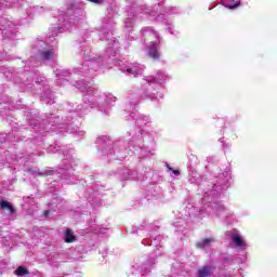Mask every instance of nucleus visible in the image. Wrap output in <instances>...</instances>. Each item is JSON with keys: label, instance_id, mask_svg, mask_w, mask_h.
Instances as JSON below:
<instances>
[{"label": "nucleus", "instance_id": "33", "mask_svg": "<svg viewBox=\"0 0 277 277\" xmlns=\"http://www.w3.org/2000/svg\"><path fill=\"white\" fill-rule=\"evenodd\" d=\"M55 205H57V197H55V198L53 199V201L50 203V207H53V206H55Z\"/></svg>", "mask_w": 277, "mask_h": 277}, {"label": "nucleus", "instance_id": "22", "mask_svg": "<svg viewBox=\"0 0 277 277\" xmlns=\"http://www.w3.org/2000/svg\"><path fill=\"white\" fill-rule=\"evenodd\" d=\"M0 208L3 210V211H8L10 215L14 214V207H12V205H10V202L8 201H0Z\"/></svg>", "mask_w": 277, "mask_h": 277}, {"label": "nucleus", "instance_id": "13", "mask_svg": "<svg viewBox=\"0 0 277 277\" xmlns=\"http://www.w3.org/2000/svg\"><path fill=\"white\" fill-rule=\"evenodd\" d=\"M41 101L47 105H53L55 103V95L49 87H44V91L41 93Z\"/></svg>", "mask_w": 277, "mask_h": 277}, {"label": "nucleus", "instance_id": "8", "mask_svg": "<svg viewBox=\"0 0 277 277\" xmlns=\"http://www.w3.org/2000/svg\"><path fill=\"white\" fill-rule=\"evenodd\" d=\"M157 241H161V236H156L154 239V242H148L147 239H144L142 241L143 246H156V250L154 255H143L136 260H134L133 264L131 265V272L134 275L138 276H150V273L155 268V265L157 264V256H161L163 254V247L157 245Z\"/></svg>", "mask_w": 277, "mask_h": 277}, {"label": "nucleus", "instance_id": "9", "mask_svg": "<svg viewBox=\"0 0 277 277\" xmlns=\"http://www.w3.org/2000/svg\"><path fill=\"white\" fill-rule=\"evenodd\" d=\"M114 29H116V19L114 18V12L107 11V14L101 18L98 27V36L102 42H108L104 55H116L120 50V42L114 38Z\"/></svg>", "mask_w": 277, "mask_h": 277}, {"label": "nucleus", "instance_id": "3", "mask_svg": "<svg viewBox=\"0 0 277 277\" xmlns=\"http://www.w3.org/2000/svg\"><path fill=\"white\" fill-rule=\"evenodd\" d=\"M124 107L126 120H135L138 131L130 130L115 142H111L107 136H101L97 138L96 144L102 155H106L108 159H119L122 161L131 153L138 155L142 159V157L150 155L153 153V146H155V141L149 135H144V129H148L153 124V119L148 115H137L135 113L137 105L131 107L128 103V97H126Z\"/></svg>", "mask_w": 277, "mask_h": 277}, {"label": "nucleus", "instance_id": "29", "mask_svg": "<svg viewBox=\"0 0 277 277\" xmlns=\"http://www.w3.org/2000/svg\"><path fill=\"white\" fill-rule=\"evenodd\" d=\"M24 202H25L24 207H25V209H27V205H34V202H35L34 197L32 196L25 197Z\"/></svg>", "mask_w": 277, "mask_h": 277}, {"label": "nucleus", "instance_id": "6", "mask_svg": "<svg viewBox=\"0 0 277 277\" xmlns=\"http://www.w3.org/2000/svg\"><path fill=\"white\" fill-rule=\"evenodd\" d=\"M144 79L147 82L146 84L128 92V105L130 108L140 105L142 100L151 101V103L163 100V92L160 90L168 81V75L159 70L156 76H146Z\"/></svg>", "mask_w": 277, "mask_h": 277}, {"label": "nucleus", "instance_id": "1", "mask_svg": "<svg viewBox=\"0 0 277 277\" xmlns=\"http://www.w3.org/2000/svg\"><path fill=\"white\" fill-rule=\"evenodd\" d=\"M116 54L109 53L106 55H98L92 52V48H90V43L83 42L80 44L79 55L82 57L83 63L81 67H76L70 72L68 69L58 68L54 71L56 77V81H75V88L81 90V92H85V95L82 98V104L78 105L75 110L68 113L67 117L62 122L60 117L50 115L45 118L44 128L45 131H56L57 133H75L78 137H83L85 135V131L79 128V120L75 118L78 115V118H83V116L90 114V109H96L104 116H109L111 114V107L116 104V96L111 93H98V89L92 81L88 79H92L102 70V68L108 67L109 64H115L118 66L121 72H126V75H132L133 77H140L144 75V70L146 67L138 63H129L127 61L118 60L116 61Z\"/></svg>", "mask_w": 277, "mask_h": 277}, {"label": "nucleus", "instance_id": "12", "mask_svg": "<svg viewBox=\"0 0 277 277\" xmlns=\"http://www.w3.org/2000/svg\"><path fill=\"white\" fill-rule=\"evenodd\" d=\"M226 237L228 239H232V242L236 248L239 250H248V242L243 239V236H241V233L237 229H229L225 233Z\"/></svg>", "mask_w": 277, "mask_h": 277}, {"label": "nucleus", "instance_id": "18", "mask_svg": "<svg viewBox=\"0 0 277 277\" xmlns=\"http://www.w3.org/2000/svg\"><path fill=\"white\" fill-rule=\"evenodd\" d=\"M222 5L224 8H228V10H235V8H239V0H221Z\"/></svg>", "mask_w": 277, "mask_h": 277}, {"label": "nucleus", "instance_id": "27", "mask_svg": "<svg viewBox=\"0 0 277 277\" xmlns=\"http://www.w3.org/2000/svg\"><path fill=\"white\" fill-rule=\"evenodd\" d=\"M166 168L168 169V172H172L174 176L181 175V171L173 169L168 162H166Z\"/></svg>", "mask_w": 277, "mask_h": 277}, {"label": "nucleus", "instance_id": "5", "mask_svg": "<svg viewBox=\"0 0 277 277\" xmlns=\"http://www.w3.org/2000/svg\"><path fill=\"white\" fill-rule=\"evenodd\" d=\"M179 14V9L174 6H163V2H158L153 6L144 4L143 0H136L132 2V5L128 8V18H126V29H131L135 24V21H157L167 26V31L171 36H179V30L174 29L171 16Z\"/></svg>", "mask_w": 277, "mask_h": 277}, {"label": "nucleus", "instance_id": "39", "mask_svg": "<svg viewBox=\"0 0 277 277\" xmlns=\"http://www.w3.org/2000/svg\"><path fill=\"white\" fill-rule=\"evenodd\" d=\"M51 213V210L45 211V216L49 217V214Z\"/></svg>", "mask_w": 277, "mask_h": 277}, {"label": "nucleus", "instance_id": "34", "mask_svg": "<svg viewBox=\"0 0 277 277\" xmlns=\"http://www.w3.org/2000/svg\"><path fill=\"white\" fill-rule=\"evenodd\" d=\"M8 265L6 262L2 261L0 262V269H3V267H5Z\"/></svg>", "mask_w": 277, "mask_h": 277}, {"label": "nucleus", "instance_id": "7", "mask_svg": "<svg viewBox=\"0 0 277 277\" xmlns=\"http://www.w3.org/2000/svg\"><path fill=\"white\" fill-rule=\"evenodd\" d=\"M11 5H19V8L26 12L28 19L24 23H29L36 16L38 6H31V4L25 0H0V31H2V39L14 42L17 36L16 25L2 16L5 8H11Z\"/></svg>", "mask_w": 277, "mask_h": 277}, {"label": "nucleus", "instance_id": "38", "mask_svg": "<svg viewBox=\"0 0 277 277\" xmlns=\"http://www.w3.org/2000/svg\"><path fill=\"white\" fill-rule=\"evenodd\" d=\"M238 263H246V258L240 259Z\"/></svg>", "mask_w": 277, "mask_h": 277}, {"label": "nucleus", "instance_id": "2", "mask_svg": "<svg viewBox=\"0 0 277 277\" xmlns=\"http://www.w3.org/2000/svg\"><path fill=\"white\" fill-rule=\"evenodd\" d=\"M85 8V3L83 0H75L69 9H67L66 15H60L58 17V26L54 27L50 30L45 41L42 39H36L32 43V53L36 56H31L25 66L26 70V81L21 84V90L29 91L34 90V79L36 85H40L44 83V76H39L36 69L40 64H44L45 66H53L55 64V57L57 52V34H62L64 31H72L75 27H77L78 23L83 21L85 13L83 9Z\"/></svg>", "mask_w": 277, "mask_h": 277}, {"label": "nucleus", "instance_id": "10", "mask_svg": "<svg viewBox=\"0 0 277 277\" xmlns=\"http://www.w3.org/2000/svg\"><path fill=\"white\" fill-rule=\"evenodd\" d=\"M141 34V40L143 44L147 47L148 55L151 57V60H159L161 57L159 49H161V41L163 40L161 35L153 29V27L143 28Z\"/></svg>", "mask_w": 277, "mask_h": 277}, {"label": "nucleus", "instance_id": "32", "mask_svg": "<svg viewBox=\"0 0 277 277\" xmlns=\"http://www.w3.org/2000/svg\"><path fill=\"white\" fill-rule=\"evenodd\" d=\"M38 174H39V176H44V173H42V172H36V171H32V176H38Z\"/></svg>", "mask_w": 277, "mask_h": 277}, {"label": "nucleus", "instance_id": "21", "mask_svg": "<svg viewBox=\"0 0 277 277\" xmlns=\"http://www.w3.org/2000/svg\"><path fill=\"white\" fill-rule=\"evenodd\" d=\"M173 226L175 227L176 230H183L185 226H187V217H180L177 219L174 223Z\"/></svg>", "mask_w": 277, "mask_h": 277}, {"label": "nucleus", "instance_id": "41", "mask_svg": "<svg viewBox=\"0 0 277 277\" xmlns=\"http://www.w3.org/2000/svg\"><path fill=\"white\" fill-rule=\"evenodd\" d=\"M30 127H36V124L35 123H30Z\"/></svg>", "mask_w": 277, "mask_h": 277}, {"label": "nucleus", "instance_id": "14", "mask_svg": "<svg viewBox=\"0 0 277 277\" xmlns=\"http://www.w3.org/2000/svg\"><path fill=\"white\" fill-rule=\"evenodd\" d=\"M0 243L10 247L15 246L16 240H14V236L10 235V233L0 230Z\"/></svg>", "mask_w": 277, "mask_h": 277}, {"label": "nucleus", "instance_id": "26", "mask_svg": "<svg viewBox=\"0 0 277 277\" xmlns=\"http://www.w3.org/2000/svg\"><path fill=\"white\" fill-rule=\"evenodd\" d=\"M6 161H8V163H14L16 161L23 162V158L22 157L18 158V156H11V157L8 156Z\"/></svg>", "mask_w": 277, "mask_h": 277}, {"label": "nucleus", "instance_id": "15", "mask_svg": "<svg viewBox=\"0 0 277 277\" xmlns=\"http://www.w3.org/2000/svg\"><path fill=\"white\" fill-rule=\"evenodd\" d=\"M153 224H148V221L143 220L140 226H133L130 230L132 235H140L142 230H150L153 228Z\"/></svg>", "mask_w": 277, "mask_h": 277}, {"label": "nucleus", "instance_id": "11", "mask_svg": "<svg viewBox=\"0 0 277 277\" xmlns=\"http://www.w3.org/2000/svg\"><path fill=\"white\" fill-rule=\"evenodd\" d=\"M63 155L64 159L61 161L56 174H60L65 181H69L68 183H75L72 179H75V167L77 166V159H75V157H72L71 154L65 149H63Z\"/></svg>", "mask_w": 277, "mask_h": 277}, {"label": "nucleus", "instance_id": "4", "mask_svg": "<svg viewBox=\"0 0 277 277\" xmlns=\"http://www.w3.org/2000/svg\"><path fill=\"white\" fill-rule=\"evenodd\" d=\"M228 187H230V170L225 169L215 173L212 180L203 184L201 206L194 207L192 203H188L185 210V217H196L198 215H205L206 213L210 215L212 220L219 219L223 220V222H228L230 212H228V209H226L222 202L215 201Z\"/></svg>", "mask_w": 277, "mask_h": 277}, {"label": "nucleus", "instance_id": "23", "mask_svg": "<svg viewBox=\"0 0 277 277\" xmlns=\"http://www.w3.org/2000/svg\"><path fill=\"white\" fill-rule=\"evenodd\" d=\"M66 243H72L75 241V233H72L70 229H66L65 237H64Z\"/></svg>", "mask_w": 277, "mask_h": 277}, {"label": "nucleus", "instance_id": "40", "mask_svg": "<svg viewBox=\"0 0 277 277\" xmlns=\"http://www.w3.org/2000/svg\"><path fill=\"white\" fill-rule=\"evenodd\" d=\"M221 144H224V138H220Z\"/></svg>", "mask_w": 277, "mask_h": 277}, {"label": "nucleus", "instance_id": "37", "mask_svg": "<svg viewBox=\"0 0 277 277\" xmlns=\"http://www.w3.org/2000/svg\"><path fill=\"white\" fill-rule=\"evenodd\" d=\"M44 174H45L47 176H49V175H51V174H55V171H47Z\"/></svg>", "mask_w": 277, "mask_h": 277}, {"label": "nucleus", "instance_id": "20", "mask_svg": "<svg viewBox=\"0 0 277 277\" xmlns=\"http://www.w3.org/2000/svg\"><path fill=\"white\" fill-rule=\"evenodd\" d=\"M129 179H131L132 181H134V179H137V173L135 171L126 169L122 173V180L123 181H129Z\"/></svg>", "mask_w": 277, "mask_h": 277}, {"label": "nucleus", "instance_id": "28", "mask_svg": "<svg viewBox=\"0 0 277 277\" xmlns=\"http://www.w3.org/2000/svg\"><path fill=\"white\" fill-rule=\"evenodd\" d=\"M48 261L53 265V263H57L60 261V254L54 253L48 258Z\"/></svg>", "mask_w": 277, "mask_h": 277}, {"label": "nucleus", "instance_id": "35", "mask_svg": "<svg viewBox=\"0 0 277 277\" xmlns=\"http://www.w3.org/2000/svg\"><path fill=\"white\" fill-rule=\"evenodd\" d=\"M6 140H10L11 142H15L16 140H12V134H5Z\"/></svg>", "mask_w": 277, "mask_h": 277}, {"label": "nucleus", "instance_id": "19", "mask_svg": "<svg viewBox=\"0 0 277 277\" xmlns=\"http://www.w3.org/2000/svg\"><path fill=\"white\" fill-rule=\"evenodd\" d=\"M213 274V268L211 266H203L197 273L198 277H209Z\"/></svg>", "mask_w": 277, "mask_h": 277}, {"label": "nucleus", "instance_id": "36", "mask_svg": "<svg viewBox=\"0 0 277 277\" xmlns=\"http://www.w3.org/2000/svg\"><path fill=\"white\" fill-rule=\"evenodd\" d=\"M229 261H233V258H229V256L224 258V263H228Z\"/></svg>", "mask_w": 277, "mask_h": 277}, {"label": "nucleus", "instance_id": "16", "mask_svg": "<svg viewBox=\"0 0 277 277\" xmlns=\"http://www.w3.org/2000/svg\"><path fill=\"white\" fill-rule=\"evenodd\" d=\"M215 243V238L214 237H209V238H203L199 240L196 246L200 250H207V248H211Z\"/></svg>", "mask_w": 277, "mask_h": 277}, {"label": "nucleus", "instance_id": "24", "mask_svg": "<svg viewBox=\"0 0 277 277\" xmlns=\"http://www.w3.org/2000/svg\"><path fill=\"white\" fill-rule=\"evenodd\" d=\"M98 187L95 186V189H93V193L87 197L89 202H91V205H94V198H98Z\"/></svg>", "mask_w": 277, "mask_h": 277}, {"label": "nucleus", "instance_id": "31", "mask_svg": "<svg viewBox=\"0 0 277 277\" xmlns=\"http://www.w3.org/2000/svg\"><path fill=\"white\" fill-rule=\"evenodd\" d=\"M90 3H96L97 5H101L103 3V0H88Z\"/></svg>", "mask_w": 277, "mask_h": 277}, {"label": "nucleus", "instance_id": "25", "mask_svg": "<svg viewBox=\"0 0 277 277\" xmlns=\"http://www.w3.org/2000/svg\"><path fill=\"white\" fill-rule=\"evenodd\" d=\"M16 276H27V274H29V272L27 271V268L19 266L16 271H15Z\"/></svg>", "mask_w": 277, "mask_h": 277}, {"label": "nucleus", "instance_id": "17", "mask_svg": "<svg viewBox=\"0 0 277 277\" xmlns=\"http://www.w3.org/2000/svg\"><path fill=\"white\" fill-rule=\"evenodd\" d=\"M188 181L193 185H202V175L196 170H192L188 175Z\"/></svg>", "mask_w": 277, "mask_h": 277}, {"label": "nucleus", "instance_id": "30", "mask_svg": "<svg viewBox=\"0 0 277 277\" xmlns=\"http://www.w3.org/2000/svg\"><path fill=\"white\" fill-rule=\"evenodd\" d=\"M97 235H107V228H100Z\"/></svg>", "mask_w": 277, "mask_h": 277}]
</instances>
